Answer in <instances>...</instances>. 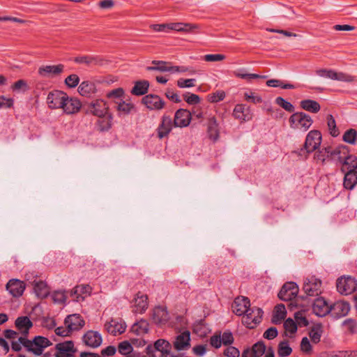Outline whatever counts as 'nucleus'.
<instances>
[{"label":"nucleus","instance_id":"1","mask_svg":"<svg viewBox=\"0 0 357 357\" xmlns=\"http://www.w3.org/2000/svg\"><path fill=\"white\" fill-rule=\"evenodd\" d=\"M315 75L321 78L346 84H354L357 82V78L355 75L329 68H319L315 70Z\"/></svg>","mask_w":357,"mask_h":357},{"label":"nucleus","instance_id":"2","mask_svg":"<svg viewBox=\"0 0 357 357\" xmlns=\"http://www.w3.org/2000/svg\"><path fill=\"white\" fill-rule=\"evenodd\" d=\"M313 123L312 117L301 111L293 113L288 119V126L294 132H305L310 130Z\"/></svg>","mask_w":357,"mask_h":357},{"label":"nucleus","instance_id":"3","mask_svg":"<svg viewBox=\"0 0 357 357\" xmlns=\"http://www.w3.org/2000/svg\"><path fill=\"white\" fill-rule=\"evenodd\" d=\"M20 341L29 351L36 355H40L45 348L52 344L49 339L43 336H36L33 340L21 338Z\"/></svg>","mask_w":357,"mask_h":357},{"label":"nucleus","instance_id":"4","mask_svg":"<svg viewBox=\"0 0 357 357\" xmlns=\"http://www.w3.org/2000/svg\"><path fill=\"white\" fill-rule=\"evenodd\" d=\"M172 346L165 340H158L153 346H149L147 347L146 357H171Z\"/></svg>","mask_w":357,"mask_h":357},{"label":"nucleus","instance_id":"5","mask_svg":"<svg viewBox=\"0 0 357 357\" xmlns=\"http://www.w3.org/2000/svg\"><path fill=\"white\" fill-rule=\"evenodd\" d=\"M321 132L319 130H311L305 136L303 147L307 153H310L318 150L321 146Z\"/></svg>","mask_w":357,"mask_h":357},{"label":"nucleus","instance_id":"6","mask_svg":"<svg viewBox=\"0 0 357 357\" xmlns=\"http://www.w3.org/2000/svg\"><path fill=\"white\" fill-rule=\"evenodd\" d=\"M336 288L342 295H350L357 289V280L349 275H343L337 279Z\"/></svg>","mask_w":357,"mask_h":357},{"label":"nucleus","instance_id":"7","mask_svg":"<svg viewBox=\"0 0 357 357\" xmlns=\"http://www.w3.org/2000/svg\"><path fill=\"white\" fill-rule=\"evenodd\" d=\"M149 297L146 294L138 291L134 294L130 301V308L132 312L143 314L149 307Z\"/></svg>","mask_w":357,"mask_h":357},{"label":"nucleus","instance_id":"8","mask_svg":"<svg viewBox=\"0 0 357 357\" xmlns=\"http://www.w3.org/2000/svg\"><path fill=\"white\" fill-rule=\"evenodd\" d=\"M262 317L261 309L253 307L243 315L242 323L248 328H255L261 321Z\"/></svg>","mask_w":357,"mask_h":357},{"label":"nucleus","instance_id":"9","mask_svg":"<svg viewBox=\"0 0 357 357\" xmlns=\"http://www.w3.org/2000/svg\"><path fill=\"white\" fill-rule=\"evenodd\" d=\"M141 103L148 109L158 111L165 106V100L158 95L149 94L142 98Z\"/></svg>","mask_w":357,"mask_h":357},{"label":"nucleus","instance_id":"10","mask_svg":"<svg viewBox=\"0 0 357 357\" xmlns=\"http://www.w3.org/2000/svg\"><path fill=\"white\" fill-rule=\"evenodd\" d=\"M65 92L59 90H54L50 92L47 97V104L49 108L52 109H61L66 99Z\"/></svg>","mask_w":357,"mask_h":357},{"label":"nucleus","instance_id":"11","mask_svg":"<svg viewBox=\"0 0 357 357\" xmlns=\"http://www.w3.org/2000/svg\"><path fill=\"white\" fill-rule=\"evenodd\" d=\"M205 126L208 139L212 142H217L220 137V128L216 116L215 115L208 116L205 123Z\"/></svg>","mask_w":357,"mask_h":357},{"label":"nucleus","instance_id":"12","mask_svg":"<svg viewBox=\"0 0 357 357\" xmlns=\"http://www.w3.org/2000/svg\"><path fill=\"white\" fill-rule=\"evenodd\" d=\"M321 281L315 276L307 277L304 282L303 289L309 296H316L321 292Z\"/></svg>","mask_w":357,"mask_h":357},{"label":"nucleus","instance_id":"13","mask_svg":"<svg viewBox=\"0 0 357 357\" xmlns=\"http://www.w3.org/2000/svg\"><path fill=\"white\" fill-rule=\"evenodd\" d=\"M105 328L111 335H118L125 332L126 324L121 318H111L105 322Z\"/></svg>","mask_w":357,"mask_h":357},{"label":"nucleus","instance_id":"14","mask_svg":"<svg viewBox=\"0 0 357 357\" xmlns=\"http://www.w3.org/2000/svg\"><path fill=\"white\" fill-rule=\"evenodd\" d=\"M172 127V118L169 116L163 115L155 130L157 137L160 139L168 137Z\"/></svg>","mask_w":357,"mask_h":357},{"label":"nucleus","instance_id":"15","mask_svg":"<svg viewBox=\"0 0 357 357\" xmlns=\"http://www.w3.org/2000/svg\"><path fill=\"white\" fill-rule=\"evenodd\" d=\"M250 308V300L243 296L236 297L231 304V310L237 316L244 315Z\"/></svg>","mask_w":357,"mask_h":357},{"label":"nucleus","instance_id":"16","mask_svg":"<svg viewBox=\"0 0 357 357\" xmlns=\"http://www.w3.org/2000/svg\"><path fill=\"white\" fill-rule=\"evenodd\" d=\"M169 31H176L186 33H197L200 26L193 23L171 22L168 23Z\"/></svg>","mask_w":357,"mask_h":357},{"label":"nucleus","instance_id":"17","mask_svg":"<svg viewBox=\"0 0 357 357\" xmlns=\"http://www.w3.org/2000/svg\"><path fill=\"white\" fill-rule=\"evenodd\" d=\"M152 321L157 325H165L169 320V314L164 306H157L151 312Z\"/></svg>","mask_w":357,"mask_h":357},{"label":"nucleus","instance_id":"18","mask_svg":"<svg viewBox=\"0 0 357 357\" xmlns=\"http://www.w3.org/2000/svg\"><path fill=\"white\" fill-rule=\"evenodd\" d=\"M63 71V64L43 65L39 67L38 73L42 77H54L60 75Z\"/></svg>","mask_w":357,"mask_h":357},{"label":"nucleus","instance_id":"19","mask_svg":"<svg viewBox=\"0 0 357 357\" xmlns=\"http://www.w3.org/2000/svg\"><path fill=\"white\" fill-rule=\"evenodd\" d=\"M55 357H73L76 349L72 341H66L55 346Z\"/></svg>","mask_w":357,"mask_h":357},{"label":"nucleus","instance_id":"20","mask_svg":"<svg viewBox=\"0 0 357 357\" xmlns=\"http://www.w3.org/2000/svg\"><path fill=\"white\" fill-rule=\"evenodd\" d=\"M153 66L151 67V70H160L162 72H171L173 73H184L186 68L183 66H172L169 63L163 61H153L152 62Z\"/></svg>","mask_w":357,"mask_h":357},{"label":"nucleus","instance_id":"21","mask_svg":"<svg viewBox=\"0 0 357 357\" xmlns=\"http://www.w3.org/2000/svg\"><path fill=\"white\" fill-rule=\"evenodd\" d=\"M298 293V287L296 283L289 282L285 283L280 289L278 296L284 301H291L294 298Z\"/></svg>","mask_w":357,"mask_h":357},{"label":"nucleus","instance_id":"22","mask_svg":"<svg viewBox=\"0 0 357 357\" xmlns=\"http://www.w3.org/2000/svg\"><path fill=\"white\" fill-rule=\"evenodd\" d=\"M192 120V113L185 109H178L174 119V125L176 127L183 128L190 125Z\"/></svg>","mask_w":357,"mask_h":357},{"label":"nucleus","instance_id":"23","mask_svg":"<svg viewBox=\"0 0 357 357\" xmlns=\"http://www.w3.org/2000/svg\"><path fill=\"white\" fill-rule=\"evenodd\" d=\"M92 291V287L86 284H78L71 290V296L77 302H82L89 297Z\"/></svg>","mask_w":357,"mask_h":357},{"label":"nucleus","instance_id":"24","mask_svg":"<svg viewBox=\"0 0 357 357\" xmlns=\"http://www.w3.org/2000/svg\"><path fill=\"white\" fill-rule=\"evenodd\" d=\"M82 108V103L79 99L74 97H70L66 95V99L64 101L61 110L67 114H75L78 113Z\"/></svg>","mask_w":357,"mask_h":357},{"label":"nucleus","instance_id":"25","mask_svg":"<svg viewBox=\"0 0 357 357\" xmlns=\"http://www.w3.org/2000/svg\"><path fill=\"white\" fill-rule=\"evenodd\" d=\"M312 310L317 316L323 317L331 311V305L324 298L320 297L314 301Z\"/></svg>","mask_w":357,"mask_h":357},{"label":"nucleus","instance_id":"26","mask_svg":"<svg viewBox=\"0 0 357 357\" xmlns=\"http://www.w3.org/2000/svg\"><path fill=\"white\" fill-rule=\"evenodd\" d=\"M65 326L73 331L82 328L85 324L84 319L78 314L68 315L64 320Z\"/></svg>","mask_w":357,"mask_h":357},{"label":"nucleus","instance_id":"27","mask_svg":"<svg viewBox=\"0 0 357 357\" xmlns=\"http://www.w3.org/2000/svg\"><path fill=\"white\" fill-rule=\"evenodd\" d=\"M101 335L94 331H89L86 332L83 336V341L86 345L90 347H98L102 343Z\"/></svg>","mask_w":357,"mask_h":357},{"label":"nucleus","instance_id":"28","mask_svg":"<svg viewBox=\"0 0 357 357\" xmlns=\"http://www.w3.org/2000/svg\"><path fill=\"white\" fill-rule=\"evenodd\" d=\"M233 116L236 119L241 122L248 121L252 119V115L243 104H237L234 107Z\"/></svg>","mask_w":357,"mask_h":357},{"label":"nucleus","instance_id":"29","mask_svg":"<svg viewBox=\"0 0 357 357\" xmlns=\"http://www.w3.org/2000/svg\"><path fill=\"white\" fill-rule=\"evenodd\" d=\"M190 333L188 331H184L176 336L174 342V348L176 350L188 349L190 346Z\"/></svg>","mask_w":357,"mask_h":357},{"label":"nucleus","instance_id":"30","mask_svg":"<svg viewBox=\"0 0 357 357\" xmlns=\"http://www.w3.org/2000/svg\"><path fill=\"white\" fill-rule=\"evenodd\" d=\"M116 111L121 114H128L135 109V105L130 98L116 102Z\"/></svg>","mask_w":357,"mask_h":357},{"label":"nucleus","instance_id":"31","mask_svg":"<svg viewBox=\"0 0 357 357\" xmlns=\"http://www.w3.org/2000/svg\"><path fill=\"white\" fill-rule=\"evenodd\" d=\"M7 289L14 296H21L25 289L23 282L18 280H10L6 286Z\"/></svg>","mask_w":357,"mask_h":357},{"label":"nucleus","instance_id":"32","mask_svg":"<svg viewBox=\"0 0 357 357\" xmlns=\"http://www.w3.org/2000/svg\"><path fill=\"white\" fill-rule=\"evenodd\" d=\"M91 112L97 116H102L109 113V107L103 100H96L91 105Z\"/></svg>","mask_w":357,"mask_h":357},{"label":"nucleus","instance_id":"33","mask_svg":"<svg viewBox=\"0 0 357 357\" xmlns=\"http://www.w3.org/2000/svg\"><path fill=\"white\" fill-rule=\"evenodd\" d=\"M300 107L306 112L317 114L321 109L319 103L312 99H303L299 103Z\"/></svg>","mask_w":357,"mask_h":357},{"label":"nucleus","instance_id":"34","mask_svg":"<svg viewBox=\"0 0 357 357\" xmlns=\"http://www.w3.org/2000/svg\"><path fill=\"white\" fill-rule=\"evenodd\" d=\"M15 324L17 331L23 335L27 334L30 328L33 326L32 322L27 317H18L15 320Z\"/></svg>","mask_w":357,"mask_h":357},{"label":"nucleus","instance_id":"35","mask_svg":"<svg viewBox=\"0 0 357 357\" xmlns=\"http://www.w3.org/2000/svg\"><path fill=\"white\" fill-rule=\"evenodd\" d=\"M342 172L356 171L357 168V156L348 154L344 159L341 160Z\"/></svg>","mask_w":357,"mask_h":357},{"label":"nucleus","instance_id":"36","mask_svg":"<svg viewBox=\"0 0 357 357\" xmlns=\"http://www.w3.org/2000/svg\"><path fill=\"white\" fill-rule=\"evenodd\" d=\"M149 86V82L147 80H137L134 83L130 93L134 96H143L148 92Z\"/></svg>","mask_w":357,"mask_h":357},{"label":"nucleus","instance_id":"37","mask_svg":"<svg viewBox=\"0 0 357 357\" xmlns=\"http://www.w3.org/2000/svg\"><path fill=\"white\" fill-rule=\"evenodd\" d=\"M326 122L328 134L333 137H337L340 135V130L337 126L336 121L332 114H327Z\"/></svg>","mask_w":357,"mask_h":357},{"label":"nucleus","instance_id":"38","mask_svg":"<svg viewBox=\"0 0 357 357\" xmlns=\"http://www.w3.org/2000/svg\"><path fill=\"white\" fill-rule=\"evenodd\" d=\"M350 310V305L349 303L343 301L336 302L333 306H331V311L333 312L336 316H345Z\"/></svg>","mask_w":357,"mask_h":357},{"label":"nucleus","instance_id":"39","mask_svg":"<svg viewBox=\"0 0 357 357\" xmlns=\"http://www.w3.org/2000/svg\"><path fill=\"white\" fill-rule=\"evenodd\" d=\"M298 325L292 319H287L284 323V335L294 338L298 329Z\"/></svg>","mask_w":357,"mask_h":357},{"label":"nucleus","instance_id":"40","mask_svg":"<svg viewBox=\"0 0 357 357\" xmlns=\"http://www.w3.org/2000/svg\"><path fill=\"white\" fill-rule=\"evenodd\" d=\"M287 316V311L285 306L283 304L277 305L273 312L272 322L274 324H279Z\"/></svg>","mask_w":357,"mask_h":357},{"label":"nucleus","instance_id":"41","mask_svg":"<svg viewBox=\"0 0 357 357\" xmlns=\"http://www.w3.org/2000/svg\"><path fill=\"white\" fill-rule=\"evenodd\" d=\"M323 332V326L319 324H314L311 327L309 331V337L312 343L317 344L320 342Z\"/></svg>","mask_w":357,"mask_h":357},{"label":"nucleus","instance_id":"42","mask_svg":"<svg viewBox=\"0 0 357 357\" xmlns=\"http://www.w3.org/2000/svg\"><path fill=\"white\" fill-rule=\"evenodd\" d=\"M233 74L236 78L245 79L247 82L263 77L258 74L248 73L245 69H237L233 72Z\"/></svg>","mask_w":357,"mask_h":357},{"label":"nucleus","instance_id":"43","mask_svg":"<svg viewBox=\"0 0 357 357\" xmlns=\"http://www.w3.org/2000/svg\"><path fill=\"white\" fill-rule=\"evenodd\" d=\"M243 96L245 101L252 104H259L263 100L261 96L258 93L251 89L245 91Z\"/></svg>","mask_w":357,"mask_h":357},{"label":"nucleus","instance_id":"44","mask_svg":"<svg viewBox=\"0 0 357 357\" xmlns=\"http://www.w3.org/2000/svg\"><path fill=\"white\" fill-rule=\"evenodd\" d=\"M226 98V92L223 90L218 89L208 93L206 96V100L209 103H218L225 100Z\"/></svg>","mask_w":357,"mask_h":357},{"label":"nucleus","instance_id":"45","mask_svg":"<svg viewBox=\"0 0 357 357\" xmlns=\"http://www.w3.org/2000/svg\"><path fill=\"white\" fill-rule=\"evenodd\" d=\"M95 91L96 86L92 82L84 81L79 84L78 87V92L82 96H89L95 93Z\"/></svg>","mask_w":357,"mask_h":357},{"label":"nucleus","instance_id":"46","mask_svg":"<svg viewBox=\"0 0 357 357\" xmlns=\"http://www.w3.org/2000/svg\"><path fill=\"white\" fill-rule=\"evenodd\" d=\"M357 183V172L348 171L344 176V185L347 189H352Z\"/></svg>","mask_w":357,"mask_h":357},{"label":"nucleus","instance_id":"47","mask_svg":"<svg viewBox=\"0 0 357 357\" xmlns=\"http://www.w3.org/2000/svg\"><path fill=\"white\" fill-rule=\"evenodd\" d=\"M278 355L280 357H287L292 353V348L287 340L279 342L277 350Z\"/></svg>","mask_w":357,"mask_h":357},{"label":"nucleus","instance_id":"48","mask_svg":"<svg viewBox=\"0 0 357 357\" xmlns=\"http://www.w3.org/2000/svg\"><path fill=\"white\" fill-rule=\"evenodd\" d=\"M125 96H126L125 90L121 87L112 89L109 91H108L106 94V97L108 99H109L114 102H116V100L120 101L121 100H122V98H124Z\"/></svg>","mask_w":357,"mask_h":357},{"label":"nucleus","instance_id":"49","mask_svg":"<svg viewBox=\"0 0 357 357\" xmlns=\"http://www.w3.org/2000/svg\"><path fill=\"white\" fill-rule=\"evenodd\" d=\"M98 126L100 130L105 131L109 130L112 126V115L110 113L98 116Z\"/></svg>","mask_w":357,"mask_h":357},{"label":"nucleus","instance_id":"50","mask_svg":"<svg viewBox=\"0 0 357 357\" xmlns=\"http://www.w3.org/2000/svg\"><path fill=\"white\" fill-rule=\"evenodd\" d=\"M342 141L349 144H354L357 141V130L349 128L343 133Z\"/></svg>","mask_w":357,"mask_h":357},{"label":"nucleus","instance_id":"51","mask_svg":"<svg viewBox=\"0 0 357 357\" xmlns=\"http://www.w3.org/2000/svg\"><path fill=\"white\" fill-rule=\"evenodd\" d=\"M197 80L195 78L180 77L176 82V86L180 89H190L196 86Z\"/></svg>","mask_w":357,"mask_h":357},{"label":"nucleus","instance_id":"52","mask_svg":"<svg viewBox=\"0 0 357 357\" xmlns=\"http://www.w3.org/2000/svg\"><path fill=\"white\" fill-rule=\"evenodd\" d=\"M184 101L189 105H197L201 103V97L191 92H185L183 94Z\"/></svg>","mask_w":357,"mask_h":357},{"label":"nucleus","instance_id":"53","mask_svg":"<svg viewBox=\"0 0 357 357\" xmlns=\"http://www.w3.org/2000/svg\"><path fill=\"white\" fill-rule=\"evenodd\" d=\"M149 330V324L146 320H140L132 326V331L138 335L147 333Z\"/></svg>","mask_w":357,"mask_h":357},{"label":"nucleus","instance_id":"54","mask_svg":"<svg viewBox=\"0 0 357 357\" xmlns=\"http://www.w3.org/2000/svg\"><path fill=\"white\" fill-rule=\"evenodd\" d=\"M299 348L301 353L305 355H311L313 352L312 344L310 343V340L306 337L302 338Z\"/></svg>","mask_w":357,"mask_h":357},{"label":"nucleus","instance_id":"55","mask_svg":"<svg viewBox=\"0 0 357 357\" xmlns=\"http://www.w3.org/2000/svg\"><path fill=\"white\" fill-rule=\"evenodd\" d=\"M267 86L270 87H281L284 89H293L295 86L290 83H284L282 80L272 79L266 82Z\"/></svg>","mask_w":357,"mask_h":357},{"label":"nucleus","instance_id":"56","mask_svg":"<svg viewBox=\"0 0 357 357\" xmlns=\"http://www.w3.org/2000/svg\"><path fill=\"white\" fill-rule=\"evenodd\" d=\"M34 289L38 296L40 298L46 297L50 291L47 284L41 281L36 284Z\"/></svg>","mask_w":357,"mask_h":357},{"label":"nucleus","instance_id":"57","mask_svg":"<svg viewBox=\"0 0 357 357\" xmlns=\"http://www.w3.org/2000/svg\"><path fill=\"white\" fill-rule=\"evenodd\" d=\"M226 55L223 54H208L203 56V60L208 63L222 62L226 59Z\"/></svg>","mask_w":357,"mask_h":357},{"label":"nucleus","instance_id":"58","mask_svg":"<svg viewBox=\"0 0 357 357\" xmlns=\"http://www.w3.org/2000/svg\"><path fill=\"white\" fill-rule=\"evenodd\" d=\"M349 153V148L344 144H338L335 146H333V158H338L340 161L342 154H346Z\"/></svg>","mask_w":357,"mask_h":357},{"label":"nucleus","instance_id":"59","mask_svg":"<svg viewBox=\"0 0 357 357\" xmlns=\"http://www.w3.org/2000/svg\"><path fill=\"white\" fill-rule=\"evenodd\" d=\"M15 100L9 96L0 95V109H11Z\"/></svg>","mask_w":357,"mask_h":357},{"label":"nucleus","instance_id":"60","mask_svg":"<svg viewBox=\"0 0 357 357\" xmlns=\"http://www.w3.org/2000/svg\"><path fill=\"white\" fill-rule=\"evenodd\" d=\"M135 344V340H132V343L128 341H123L119 344V351L123 355H128L132 351V344Z\"/></svg>","mask_w":357,"mask_h":357},{"label":"nucleus","instance_id":"61","mask_svg":"<svg viewBox=\"0 0 357 357\" xmlns=\"http://www.w3.org/2000/svg\"><path fill=\"white\" fill-rule=\"evenodd\" d=\"M10 89L13 92L24 91L28 89V84L24 79H19L11 85Z\"/></svg>","mask_w":357,"mask_h":357},{"label":"nucleus","instance_id":"62","mask_svg":"<svg viewBox=\"0 0 357 357\" xmlns=\"http://www.w3.org/2000/svg\"><path fill=\"white\" fill-rule=\"evenodd\" d=\"M51 298L55 303H63L67 298V295L63 291H55L51 294Z\"/></svg>","mask_w":357,"mask_h":357},{"label":"nucleus","instance_id":"63","mask_svg":"<svg viewBox=\"0 0 357 357\" xmlns=\"http://www.w3.org/2000/svg\"><path fill=\"white\" fill-rule=\"evenodd\" d=\"M250 351L255 357H260L264 354L266 347L264 343L257 342L253 345L252 348L250 349Z\"/></svg>","mask_w":357,"mask_h":357},{"label":"nucleus","instance_id":"64","mask_svg":"<svg viewBox=\"0 0 357 357\" xmlns=\"http://www.w3.org/2000/svg\"><path fill=\"white\" fill-rule=\"evenodd\" d=\"M275 103L287 112H293L294 110V105L282 97H278L275 99Z\"/></svg>","mask_w":357,"mask_h":357}]
</instances>
